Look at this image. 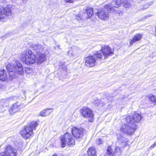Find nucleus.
<instances>
[{"label":"nucleus","mask_w":156,"mask_h":156,"mask_svg":"<svg viewBox=\"0 0 156 156\" xmlns=\"http://www.w3.org/2000/svg\"><path fill=\"white\" fill-rule=\"evenodd\" d=\"M95 11V15L102 20H106L108 18V13L106 9L101 8Z\"/></svg>","instance_id":"9b49d317"},{"label":"nucleus","mask_w":156,"mask_h":156,"mask_svg":"<svg viewBox=\"0 0 156 156\" xmlns=\"http://www.w3.org/2000/svg\"><path fill=\"white\" fill-rule=\"evenodd\" d=\"M80 113L83 117L89 118L88 121L92 122L94 119V114L93 111L87 107H83L80 111Z\"/></svg>","instance_id":"0eeeda50"},{"label":"nucleus","mask_w":156,"mask_h":156,"mask_svg":"<svg viewBox=\"0 0 156 156\" xmlns=\"http://www.w3.org/2000/svg\"><path fill=\"white\" fill-rule=\"evenodd\" d=\"M12 12L11 9L4 8L0 6V20L3 21V19L6 18L7 16H11Z\"/></svg>","instance_id":"4468645a"},{"label":"nucleus","mask_w":156,"mask_h":156,"mask_svg":"<svg viewBox=\"0 0 156 156\" xmlns=\"http://www.w3.org/2000/svg\"><path fill=\"white\" fill-rule=\"evenodd\" d=\"M6 68L10 72L8 74V78L10 80H12L14 77V73L22 75L24 73L23 66L18 61L13 62L11 64H8Z\"/></svg>","instance_id":"f257e3e1"},{"label":"nucleus","mask_w":156,"mask_h":156,"mask_svg":"<svg viewBox=\"0 0 156 156\" xmlns=\"http://www.w3.org/2000/svg\"><path fill=\"white\" fill-rule=\"evenodd\" d=\"M100 52L103 56L102 61L104 60L105 58H108V56L112 55L114 53V50H112L108 46H105L102 47L101 51H97Z\"/></svg>","instance_id":"9d476101"},{"label":"nucleus","mask_w":156,"mask_h":156,"mask_svg":"<svg viewBox=\"0 0 156 156\" xmlns=\"http://www.w3.org/2000/svg\"><path fill=\"white\" fill-rule=\"evenodd\" d=\"M121 151L120 148L116 146L114 149L111 146H108L105 154L104 156H116L120 154Z\"/></svg>","instance_id":"1a4fd4ad"},{"label":"nucleus","mask_w":156,"mask_h":156,"mask_svg":"<svg viewBox=\"0 0 156 156\" xmlns=\"http://www.w3.org/2000/svg\"><path fill=\"white\" fill-rule=\"evenodd\" d=\"M16 151L11 146L8 145L5 149V152L0 153V156H16Z\"/></svg>","instance_id":"ddd939ff"},{"label":"nucleus","mask_w":156,"mask_h":156,"mask_svg":"<svg viewBox=\"0 0 156 156\" xmlns=\"http://www.w3.org/2000/svg\"><path fill=\"white\" fill-rule=\"evenodd\" d=\"M36 61L38 63H41L43 62L46 59L45 55L42 53H39L36 55Z\"/></svg>","instance_id":"f3484780"},{"label":"nucleus","mask_w":156,"mask_h":156,"mask_svg":"<svg viewBox=\"0 0 156 156\" xmlns=\"http://www.w3.org/2000/svg\"><path fill=\"white\" fill-rule=\"evenodd\" d=\"M30 47L37 54L39 53H41L44 50V46L40 44H32Z\"/></svg>","instance_id":"2eb2a0df"},{"label":"nucleus","mask_w":156,"mask_h":156,"mask_svg":"<svg viewBox=\"0 0 156 156\" xmlns=\"http://www.w3.org/2000/svg\"><path fill=\"white\" fill-rule=\"evenodd\" d=\"M122 0H115V1L113 2L110 5L109 8L111 9L112 7L118 8L120 6V5L121 4Z\"/></svg>","instance_id":"4be33fe9"},{"label":"nucleus","mask_w":156,"mask_h":156,"mask_svg":"<svg viewBox=\"0 0 156 156\" xmlns=\"http://www.w3.org/2000/svg\"><path fill=\"white\" fill-rule=\"evenodd\" d=\"M81 16V15L80 14H79L76 16V20H78L79 22H80V21L82 19L84 20L86 19L83 16V15L82 16Z\"/></svg>","instance_id":"cd10ccee"},{"label":"nucleus","mask_w":156,"mask_h":156,"mask_svg":"<svg viewBox=\"0 0 156 156\" xmlns=\"http://www.w3.org/2000/svg\"><path fill=\"white\" fill-rule=\"evenodd\" d=\"M108 99V100L107 101H105V102H106V104L108 103L109 102H111L113 100V97L111 96L108 97V98L107 99Z\"/></svg>","instance_id":"2f4dec72"},{"label":"nucleus","mask_w":156,"mask_h":156,"mask_svg":"<svg viewBox=\"0 0 156 156\" xmlns=\"http://www.w3.org/2000/svg\"><path fill=\"white\" fill-rule=\"evenodd\" d=\"M22 4H25L27 1V0H21Z\"/></svg>","instance_id":"e433bc0d"},{"label":"nucleus","mask_w":156,"mask_h":156,"mask_svg":"<svg viewBox=\"0 0 156 156\" xmlns=\"http://www.w3.org/2000/svg\"><path fill=\"white\" fill-rule=\"evenodd\" d=\"M156 143H154V144H153L149 148L150 149H152L153 148L156 146Z\"/></svg>","instance_id":"f704fd0d"},{"label":"nucleus","mask_w":156,"mask_h":156,"mask_svg":"<svg viewBox=\"0 0 156 156\" xmlns=\"http://www.w3.org/2000/svg\"><path fill=\"white\" fill-rule=\"evenodd\" d=\"M131 2L129 1L125 2L124 4V6L126 8L131 7Z\"/></svg>","instance_id":"c85d7f7f"},{"label":"nucleus","mask_w":156,"mask_h":156,"mask_svg":"<svg viewBox=\"0 0 156 156\" xmlns=\"http://www.w3.org/2000/svg\"><path fill=\"white\" fill-rule=\"evenodd\" d=\"M52 156H57V155L55 154L53 155Z\"/></svg>","instance_id":"58836bf2"},{"label":"nucleus","mask_w":156,"mask_h":156,"mask_svg":"<svg viewBox=\"0 0 156 156\" xmlns=\"http://www.w3.org/2000/svg\"><path fill=\"white\" fill-rule=\"evenodd\" d=\"M8 78V74L5 69L0 70V80L5 81Z\"/></svg>","instance_id":"a211bd4d"},{"label":"nucleus","mask_w":156,"mask_h":156,"mask_svg":"<svg viewBox=\"0 0 156 156\" xmlns=\"http://www.w3.org/2000/svg\"><path fill=\"white\" fill-rule=\"evenodd\" d=\"M66 2L72 3L73 2L74 0H65Z\"/></svg>","instance_id":"c9c22d12"},{"label":"nucleus","mask_w":156,"mask_h":156,"mask_svg":"<svg viewBox=\"0 0 156 156\" xmlns=\"http://www.w3.org/2000/svg\"><path fill=\"white\" fill-rule=\"evenodd\" d=\"M20 59L27 65L33 64L36 62V57L34 52L28 50L20 54Z\"/></svg>","instance_id":"20e7f679"},{"label":"nucleus","mask_w":156,"mask_h":156,"mask_svg":"<svg viewBox=\"0 0 156 156\" xmlns=\"http://www.w3.org/2000/svg\"><path fill=\"white\" fill-rule=\"evenodd\" d=\"M142 38V35L137 34H136L130 40V44L131 45L136 41H140Z\"/></svg>","instance_id":"412c9836"},{"label":"nucleus","mask_w":156,"mask_h":156,"mask_svg":"<svg viewBox=\"0 0 156 156\" xmlns=\"http://www.w3.org/2000/svg\"><path fill=\"white\" fill-rule=\"evenodd\" d=\"M20 109V104L18 102H16L10 107L9 109V112L11 114H12L19 111Z\"/></svg>","instance_id":"dca6fc26"},{"label":"nucleus","mask_w":156,"mask_h":156,"mask_svg":"<svg viewBox=\"0 0 156 156\" xmlns=\"http://www.w3.org/2000/svg\"><path fill=\"white\" fill-rule=\"evenodd\" d=\"M117 12L119 15H122L123 14V11H120V12Z\"/></svg>","instance_id":"4c0bfd02"},{"label":"nucleus","mask_w":156,"mask_h":156,"mask_svg":"<svg viewBox=\"0 0 156 156\" xmlns=\"http://www.w3.org/2000/svg\"><path fill=\"white\" fill-rule=\"evenodd\" d=\"M61 146L65 147L67 144L68 145H74L75 141L70 133H67L61 138Z\"/></svg>","instance_id":"423d86ee"},{"label":"nucleus","mask_w":156,"mask_h":156,"mask_svg":"<svg viewBox=\"0 0 156 156\" xmlns=\"http://www.w3.org/2000/svg\"><path fill=\"white\" fill-rule=\"evenodd\" d=\"M89 156H96L95 150L94 147L90 148L87 151Z\"/></svg>","instance_id":"a878e982"},{"label":"nucleus","mask_w":156,"mask_h":156,"mask_svg":"<svg viewBox=\"0 0 156 156\" xmlns=\"http://www.w3.org/2000/svg\"><path fill=\"white\" fill-rule=\"evenodd\" d=\"M84 130L82 128L73 127L72 128V134L76 139L80 141V138L83 136Z\"/></svg>","instance_id":"f8f14e48"},{"label":"nucleus","mask_w":156,"mask_h":156,"mask_svg":"<svg viewBox=\"0 0 156 156\" xmlns=\"http://www.w3.org/2000/svg\"><path fill=\"white\" fill-rule=\"evenodd\" d=\"M105 100L103 99V100L99 99L95 100L94 102V104L98 107H101L106 104V102H105Z\"/></svg>","instance_id":"5701e85b"},{"label":"nucleus","mask_w":156,"mask_h":156,"mask_svg":"<svg viewBox=\"0 0 156 156\" xmlns=\"http://www.w3.org/2000/svg\"><path fill=\"white\" fill-rule=\"evenodd\" d=\"M117 139L119 143L123 145H125L126 141H127L125 138L123 137L119 134L117 135Z\"/></svg>","instance_id":"aec40b11"},{"label":"nucleus","mask_w":156,"mask_h":156,"mask_svg":"<svg viewBox=\"0 0 156 156\" xmlns=\"http://www.w3.org/2000/svg\"><path fill=\"white\" fill-rule=\"evenodd\" d=\"M38 125L37 122L36 121L31 122L20 131V134L24 138L26 139H28L33 135V130L35 129Z\"/></svg>","instance_id":"f03ea898"},{"label":"nucleus","mask_w":156,"mask_h":156,"mask_svg":"<svg viewBox=\"0 0 156 156\" xmlns=\"http://www.w3.org/2000/svg\"><path fill=\"white\" fill-rule=\"evenodd\" d=\"M147 5L148 6V5H146L145 6L144 8H145V7L147 8Z\"/></svg>","instance_id":"ea45409f"},{"label":"nucleus","mask_w":156,"mask_h":156,"mask_svg":"<svg viewBox=\"0 0 156 156\" xmlns=\"http://www.w3.org/2000/svg\"><path fill=\"white\" fill-rule=\"evenodd\" d=\"M148 100L151 102H155L156 98L154 95H149L148 96Z\"/></svg>","instance_id":"bb28decb"},{"label":"nucleus","mask_w":156,"mask_h":156,"mask_svg":"<svg viewBox=\"0 0 156 156\" xmlns=\"http://www.w3.org/2000/svg\"><path fill=\"white\" fill-rule=\"evenodd\" d=\"M93 14V9L92 8H87L86 12L83 13V16L86 19L90 17Z\"/></svg>","instance_id":"6ab92c4d"},{"label":"nucleus","mask_w":156,"mask_h":156,"mask_svg":"<svg viewBox=\"0 0 156 156\" xmlns=\"http://www.w3.org/2000/svg\"><path fill=\"white\" fill-rule=\"evenodd\" d=\"M25 72L28 74H31L32 73L33 70L32 69L30 68H26L25 69Z\"/></svg>","instance_id":"c756f323"},{"label":"nucleus","mask_w":156,"mask_h":156,"mask_svg":"<svg viewBox=\"0 0 156 156\" xmlns=\"http://www.w3.org/2000/svg\"><path fill=\"white\" fill-rule=\"evenodd\" d=\"M53 112L51 111V109H47L43 110L41 112L40 114L41 116H46L50 115Z\"/></svg>","instance_id":"b1692460"},{"label":"nucleus","mask_w":156,"mask_h":156,"mask_svg":"<svg viewBox=\"0 0 156 156\" xmlns=\"http://www.w3.org/2000/svg\"><path fill=\"white\" fill-rule=\"evenodd\" d=\"M103 56L101 52H96L93 55L86 58L85 65L89 67H93L95 65V64L101 62Z\"/></svg>","instance_id":"7ed1b4c3"},{"label":"nucleus","mask_w":156,"mask_h":156,"mask_svg":"<svg viewBox=\"0 0 156 156\" xmlns=\"http://www.w3.org/2000/svg\"><path fill=\"white\" fill-rule=\"evenodd\" d=\"M142 118V116L141 114L135 112L133 115L127 116L126 119L129 123L136 125V123L140 122Z\"/></svg>","instance_id":"6e6552de"},{"label":"nucleus","mask_w":156,"mask_h":156,"mask_svg":"<svg viewBox=\"0 0 156 156\" xmlns=\"http://www.w3.org/2000/svg\"><path fill=\"white\" fill-rule=\"evenodd\" d=\"M74 49V55H75L77 54V53L75 50H78L79 49L76 47H75Z\"/></svg>","instance_id":"72a5a7b5"},{"label":"nucleus","mask_w":156,"mask_h":156,"mask_svg":"<svg viewBox=\"0 0 156 156\" xmlns=\"http://www.w3.org/2000/svg\"><path fill=\"white\" fill-rule=\"evenodd\" d=\"M152 16V15H147V16H144V17H143L142 18V20H145V19H146L149 17H150V16Z\"/></svg>","instance_id":"473e14b6"},{"label":"nucleus","mask_w":156,"mask_h":156,"mask_svg":"<svg viewBox=\"0 0 156 156\" xmlns=\"http://www.w3.org/2000/svg\"><path fill=\"white\" fill-rule=\"evenodd\" d=\"M16 97L15 96H12L9 97L5 99H2L1 101V103H5L8 102L9 101H11L13 100H15Z\"/></svg>","instance_id":"393cba45"},{"label":"nucleus","mask_w":156,"mask_h":156,"mask_svg":"<svg viewBox=\"0 0 156 156\" xmlns=\"http://www.w3.org/2000/svg\"><path fill=\"white\" fill-rule=\"evenodd\" d=\"M126 123L122 126L120 130L124 133L128 135L132 134L136 129V125L129 123L126 119Z\"/></svg>","instance_id":"39448f33"},{"label":"nucleus","mask_w":156,"mask_h":156,"mask_svg":"<svg viewBox=\"0 0 156 156\" xmlns=\"http://www.w3.org/2000/svg\"><path fill=\"white\" fill-rule=\"evenodd\" d=\"M103 141L101 139H98L96 140V143L98 145H100L103 143Z\"/></svg>","instance_id":"7c9ffc66"}]
</instances>
